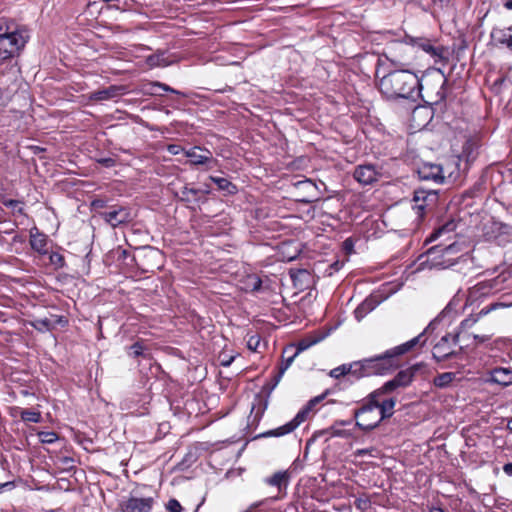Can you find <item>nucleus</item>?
<instances>
[{"label": "nucleus", "instance_id": "aec40b11", "mask_svg": "<svg viewBox=\"0 0 512 512\" xmlns=\"http://www.w3.org/2000/svg\"><path fill=\"white\" fill-rule=\"evenodd\" d=\"M301 418L302 414H296L295 417L288 423L278 428L269 430L265 432L263 435L266 437H280L289 434L293 432L302 422H304Z\"/></svg>", "mask_w": 512, "mask_h": 512}, {"label": "nucleus", "instance_id": "58836bf2", "mask_svg": "<svg viewBox=\"0 0 512 512\" xmlns=\"http://www.w3.org/2000/svg\"><path fill=\"white\" fill-rule=\"evenodd\" d=\"M11 92L8 88H0V106L7 105L11 100Z\"/></svg>", "mask_w": 512, "mask_h": 512}, {"label": "nucleus", "instance_id": "dca6fc26", "mask_svg": "<svg viewBox=\"0 0 512 512\" xmlns=\"http://www.w3.org/2000/svg\"><path fill=\"white\" fill-rule=\"evenodd\" d=\"M418 174L423 180H433L438 183L444 180L443 168L438 164L425 163L419 168Z\"/></svg>", "mask_w": 512, "mask_h": 512}, {"label": "nucleus", "instance_id": "4be33fe9", "mask_svg": "<svg viewBox=\"0 0 512 512\" xmlns=\"http://www.w3.org/2000/svg\"><path fill=\"white\" fill-rule=\"evenodd\" d=\"M489 381L499 386H509L512 384V370L510 368H495L490 371Z\"/></svg>", "mask_w": 512, "mask_h": 512}, {"label": "nucleus", "instance_id": "2f4dec72", "mask_svg": "<svg viewBox=\"0 0 512 512\" xmlns=\"http://www.w3.org/2000/svg\"><path fill=\"white\" fill-rule=\"evenodd\" d=\"M349 364H343L341 366H338L330 371V376L333 378H340L345 375H349Z\"/></svg>", "mask_w": 512, "mask_h": 512}, {"label": "nucleus", "instance_id": "423d86ee", "mask_svg": "<svg viewBox=\"0 0 512 512\" xmlns=\"http://www.w3.org/2000/svg\"><path fill=\"white\" fill-rule=\"evenodd\" d=\"M29 38L25 29L15 27L9 34L0 38V62L14 56L21 50Z\"/></svg>", "mask_w": 512, "mask_h": 512}, {"label": "nucleus", "instance_id": "2eb2a0df", "mask_svg": "<svg viewBox=\"0 0 512 512\" xmlns=\"http://www.w3.org/2000/svg\"><path fill=\"white\" fill-rule=\"evenodd\" d=\"M290 482V473L288 471H277L273 475L266 477L264 483L275 487L279 495L286 494Z\"/></svg>", "mask_w": 512, "mask_h": 512}, {"label": "nucleus", "instance_id": "9b49d317", "mask_svg": "<svg viewBox=\"0 0 512 512\" xmlns=\"http://www.w3.org/2000/svg\"><path fill=\"white\" fill-rule=\"evenodd\" d=\"M354 179L362 185H370L377 181L379 171L372 164L358 165L353 173Z\"/></svg>", "mask_w": 512, "mask_h": 512}, {"label": "nucleus", "instance_id": "cd10ccee", "mask_svg": "<svg viewBox=\"0 0 512 512\" xmlns=\"http://www.w3.org/2000/svg\"><path fill=\"white\" fill-rule=\"evenodd\" d=\"M329 394V391L326 390L321 395H318L308 401V403L297 413L302 414V420L305 421L309 415V413L314 409V407L319 404L321 401H323L326 396Z\"/></svg>", "mask_w": 512, "mask_h": 512}, {"label": "nucleus", "instance_id": "3c124183", "mask_svg": "<svg viewBox=\"0 0 512 512\" xmlns=\"http://www.w3.org/2000/svg\"><path fill=\"white\" fill-rule=\"evenodd\" d=\"M375 451L374 448H367V449H358L356 452H355V455L356 456H365V455H370V456H374L373 455V452Z\"/></svg>", "mask_w": 512, "mask_h": 512}, {"label": "nucleus", "instance_id": "9d476101", "mask_svg": "<svg viewBox=\"0 0 512 512\" xmlns=\"http://www.w3.org/2000/svg\"><path fill=\"white\" fill-rule=\"evenodd\" d=\"M185 156L189 158V162L192 165H207L208 168H212L217 160L213 158L212 153L207 149L195 146L185 151Z\"/></svg>", "mask_w": 512, "mask_h": 512}, {"label": "nucleus", "instance_id": "f3484780", "mask_svg": "<svg viewBox=\"0 0 512 512\" xmlns=\"http://www.w3.org/2000/svg\"><path fill=\"white\" fill-rule=\"evenodd\" d=\"M436 195L434 192H429L423 189L415 190L413 196V209L416 211V214L419 218L423 216L424 210L428 205L429 201H434Z\"/></svg>", "mask_w": 512, "mask_h": 512}, {"label": "nucleus", "instance_id": "7ed1b4c3", "mask_svg": "<svg viewBox=\"0 0 512 512\" xmlns=\"http://www.w3.org/2000/svg\"><path fill=\"white\" fill-rule=\"evenodd\" d=\"M378 87L386 98L397 99L409 98L416 88L423 89L424 84L411 70L397 69L384 75Z\"/></svg>", "mask_w": 512, "mask_h": 512}, {"label": "nucleus", "instance_id": "412c9836", "mask_svg": "<svg viewBox=\"0 0 512 512\" xmlns=\"http://www.w3.org/2000/svg\"><path fill=\"white\" fill-rule=\"evenodd\" d=\"M30 245L33 250L38 252L41 255H45L48 253L47 249V237L45 234L40 233L39 230L34 227L30 230Z\"/></svg>", "mask_w": 512, "mask_h": 512}, {"label": "nucleus", "instance_id": "09e8293b", "mask_svg": "<svg viewBox=\"0 0 512 512\" xmlns=\"http://www.w3.org/2000/svg\"><path fill=\"white\" fill-rule=\"evenodd\" d=\"M196 194H197V191L195 189L185 187L182 190V199L186 200V201H189L190 200V195L195 196Z\"/></svg>", "mask_w": 512, "mask_h": 512}, {"label": "nucleus", "instance_id": "69168bd1", "mask_svg": "<svg viewBox=\"0 0 512 512\" xmlns=\"http://www.w3.org/2000/svg\"><path fill=\"white\" fill-rule=\"evenodd\" d=\"M289 351V348H286L284 351H283V354L285 355L286 353H288Z\"/></svg>", "mask_w": 512, "mask_h": 512}, {"label": "nucleus", "instance_id": "de8ad7c7", "mask_svg": "<svg viewBox=\"0 0 512 512\" xmlns=\"http://www.w3.org/2000/svg\"><path fill=\"white\" fill-rule=\"evenodd\" d=\"M167 151L171 154V155H178L180 154L181 152H184L186 150H184V148H182L180 145H176V144H170L167 146Z\"/></svg>", "mask_w": 512, "mask_h": 512}, {"label": "nucleus", "instance_id": "7c9ffc66", "mask_svg": "<svg viewBox=\"0 0 512 512\" xmlns=\"http://www.w3.org/2000/svg\"><path fill=\"white\" fill-rule=\"evenodd\" d=\"M32 326L40 332L49 331L52 328L51 322L48 318L35 319L32 322Z\"/></svg>", "mask_w": 512, "mask_h": 512}, {"label": "nucleus", "instance_id": "c756f323", "mask_svg": "<svg viewBox=\"0 0 512 512\" xmlns=\"http://www.w3.org/2000/svg\"><path fill=\"white\" fill-rule=\"evenodd\" d=\"M455 379V374L452 372H445L434 378V385L439 388H445Z\"/></svg>", "mask_w": 512, "mask_h": 512}, {"label": "nucleus", "instance_id": "f704fd0d", "mask_svg": "<svg viewBox=\"0 0 512 512\" xmlns=\"http://www.w3.org/2000/svg\"><path fill=\"white\" fill-rule=\"evenodd\" d=\"M261 345V338L258 335H252L249 337L247 341V347L249 350L253 352L259 351Z\"/></svg>", "mask_w": 512, "mask_h": 512}, {"label": "nucleus", "instance_id": "5701e85b", "mask_svg": "<svg viewBox=\"0 0 512 512\" xmlns=\"http://www.w3.org/2000/svg\"><path fill=\"white\" fill-rule=\"evenodd\" d=\"M382 397L383 396H376L375 402L383 421L384 419L390 418L393 415L396 400L394 397H389L387 399H382Z\"/></svg>", "mask_w": 512, "mask_h": 512}, {"label": "nucleus", "instance_id": "c03bdc74", "mask_svg": "<svg viewBox=\"0 0 512 512\" xmlns=\"http://www.w3.org/2000/svg\"><path fill=\"white\" fill-rule=\"evenodd\" d=\"M129 349V354L134 357H138L143 354V346L139 342H136L133 345H131Z\"/></svg>", "mask_w": 512, "mask_h": 512}, {"label": "nucleus", "instance_id": "473e14b6", "mask_svg": "<svg viewBox=\"0 0 512 512\" xmlns=\"http://www.w3.org/2000/svg\"><path fill=\"white\" fill-rule=\"evenodd\" d=\"M17 27V25L14 22H9L5 19H0V38L5 36L6 34H9L12 29Z\"/></svg>", "mask_w": 512, "mask_h": 512}, {"label": "nucleus", "instance_id": "f8f14e48", "mask_svg": "<svg viewBox=\"0 0 512 512\" xmlns=\"http://www.w3.org/2000/svg\"><path fill=\"white\" fill-rule=\"evenodd\" d=\"M176 62L173 55L169 54L165 50H157L155 53L145 58V66L148 69H154L158 67H167Z\"/></svg>", "mask_w": 512, "mask_h": 512}, {"label": "nucleus", "instance_id": "4468645a", "mask_svg": "<svg viewBox=\"0 0 512 512\" xmlns=\"http://www.w3.org/2000/svg\"><path fill=\"white\" fill-rule=\"evenodd\" d=\"M454 250V245H448L441 250H439L437 247L430 248L427 252V256L431 261V266L437 268H447L454 265V260L452 259L437 260L438 253L441 252L442 256H447L450 255Z\"/></svg>", "mask_w": 512, "mask_h": 512}, {"label": "nucleus", "instance_id": "0e129e2a", "mask_svg": "<svg viewBox=\"0 0 512 512\" xmlns=\"http://www.w3.org/2000/svg\"><path fill=\"white\" fill-rule=\"evenodd\" d=\"M332 268H334L335 270H338L340 268V265L338 262H335L333 265H332Z\"/></svg>", "mask_w": 512, "mask_h": 512}, {"label": "nucleus", "instance_id": "680f3d73", "mask_svg": "<svg viewBox=\"0 0 512 512\" xmlns=\"http://www.w3.org/2000/svg\"><path fill=\"white\" fill-rule=\"evenodd\" d=\"M504 6L507 9L512 10V0H506L505 3H504Z\"/></svg>", "mask_w": 512, "mask_h": 512}, {"label": "nucleus", "instance_id": "39448f33", "mask_svg": "<svg viewBox=\"0 0 512 512\" xmlns=\"http://www.w3.org/2000/svg\"><path fill=\"white\" fill-rule=\"evenodd\" d=\"M424 368L425 365L423 363H417L407 369L399 371L393 379L387 381L382 387L373 391V397L384 396L398 388H405L409 386L414 380L416 373Z\"/></svg>", "mask_w": 512, "mask_h": 512}, {"label": "nucleus", "instance_id": "864d4df0", "mask_svg": "<svg viewBox=\"0 0 512 512\" xmlns=\"http://www.w3.org/2000/svg\"><path fill=\"white\" fill-rule=\"evenodd\" d=\"M3 204L7 208H15V207H17L20 204V202L18 200L9 199V200L3 201Z\"/></svg>", "mask_w": 512, "mask_h": 512}, {"label": "nucleus", "instance_id": "ddd939ff", "mask_svg": "<svg viewBox=\"0 0 512 512\" xmlns=\"http://www.w3.org/2000/svg\"><path fill=\"white\" fill-rule=\"evenodd\" d=\"M411 42L414 46L422 49L424 52L431 55L435 60L446 61L445 49L442 46L435 47L429 39L426 38H412Z\"/></svg>", "mask_w": 512, "mask_h": 512}, {"label": "nucleus", "instance_id": "ea45409f", "mask_svg": "<svg viewBox=\"0 0 512 512\" xmlns=\"http://www.w3.org/2000/svg\"><path fill=\"white\" fill-rule=\"evenodd\" d=\"M166 509L169 511V512H181L182 511V506L181 504L179 503L178 500L172 498L170 499L167 504H166Z\"/></svg>", "mask_w": 512, "mask_h": 512}, {"label": "nucleus", "instance_id": "f03ea898", "mask_svg": "<svg viewBox=\"0 0 512 512\" xmlns=\"http://www.w3.org/2000/svg\"><path fill=\"white\" fill-rule=\"evenodd\" d=\"M510 274V272L501 273L493 280L480 282L468 290L464 308H471V312L469 316L460 323L459 328L461 330L472 328L480 320V318L486 316L494 310L511 306V303L509 302H494L483 307L477 313H475V307H478V302H480L482 298L489 295L493 289H504V287L501 285L509 279ZM509 286L510 284L508 283L505 288H508Z\"/></svg>", "mask_w": 512, "mask_h": 512}, {"label": "nucleus", "instance_id": "e433bc0d", "mask_svg": "<svg viewBox=\"0 0 512 512\" xmlns=\"http://www.w3.org/2000/svg\"><path fill=\"white\" fill-rule=\"evenodd\" d=\"M317 342H318L317 339H315V340L303 339L298 342L295 353L299 355L301 352L307 350L308 348H310L312 345L316 344Z\"/></svg>", "mask_w": 512, "mask_h": 512}, {"label": "nucleus", "instance_id": "a878e982", "mask_svg": "<svg viewBox=\"0 0 512 512\" xmlns=\"http://www.w3.org/2000/svg\"><path fill=\"white\" fill-rule=\"evenodd\" d=\"M349 368V375H352L356 379L370 376V372H368V369L366 368V363L364 359L349 364Z\"/></svg>", "mask_w": 512, "mask_h": 512}, {"label": "nucleus", "instance_id": "49530a36", "mask_svg": "<svg viewBox=\"0 0 512 512\" xmlns=\"http://www.w3.org/2000/svg\"><path fill=\"white\" fill-rule=\"evenodd\" d=\"M153 87H157V88H160L162 89L163 91L165 92H171V93H176V94H182L180 91H177L173 88H171L170 86L164 84V83H161V82H155L153 83Z\"/></svg>", "mask_w": 512, "mask_h": 512}, {"label": "nucleus", "instance_id": "e2e57ef3", "mask_svg": "<svg viewBox=\"0 0 512 512\" xmlns=\"http://www.w3.org/2000/svg\"><path fill=\"white\" fill-rule=\"evenodd\" d=\"M430 512H445V511L440 507H433V508H431Z\"/></svg>", "mask_w": 512, "mask_h": 512}, {"label": "nucleus", "instance_id": "c9c22d12", "mask_svg": "<svg viewBox=\"0 0 512 512\" xmlns=\"http://www.w3.org/2000/svg\"><path fill=\"white\" fill-rule=\"evenodd\" d=\"M39 439L42 443L52 444L57 441L58 436L55 432H40Z\"/></svg>", "mask_w": 512, "mask_h": 512}, {"label": "nucleus", "instance_id": "052dcab7", "mask_svg": "<svg viewBox=\"0 0 512 512\" xmlns=\"http://www.w3.org/2000/svg\"><path fill=\"white\" fill-rule=\"evenodd\" d=\"M345 248L350 250L352 248V242L350 239L345 240L344 242Z\"/></svg>", "mask_w": 512, "mask_h": 512}, {"label": "nucleus", "instance_id": "79ce46f5", "mask_svg": "<svg viewBox=\"0 0 512 512\" xmlns=\"http://www.w3.org/2000/svg\"><path fill=\"white\" fill-rule=\"evenodd\" d=\"M249 286L251 287L252 291H258L261 288L262 280L257 276H250L248 278Z\"/></svg>", "mask_w": 512, "mask_h": 512}, {"label": "nucleus", "instance_id": "20e7f679", "mask_svg": "<svg viewBox=\"0 0 512 512\" xmlns=\"http://www.w3.org/2000/svg\"><path fill=\"white\" fill-rule=\"evenodd\" d=\"M375 401L376 397H373V392H371L361 407L354 411L356 425L362 430H373L382 422V417Z\"/></svg>", "mask_w": 512, "mask_h": 512}, {"label": "nucleus", "instance_id": "6e6552de", "mask_svg": "<svg viewBox=\"0 0 512 512\" xmlns=\"http://www.w3.org/2000/svg\"><path fill=\"white\" fill-rule=\"evenodd\" d=\"M101 218L113 228L127 224L133 220L129 207L114 205L100 213Z\"/></svg>", "mask_w": 512, "mask_h": 512}, {"label": "nucleus", "instance_id": "a19ab883", "mask_svg": "<svg viewBox=\"0 0 512 512\" xmlns=\"http://www.w3.org/2000/svg\"><path fill=\"white\" fill-rule=\"evenodd\" d=\"M297 356L298 354L294 352L291 356H288L287 358L283 359L279 368L281 370V373H285V371L291 366V364L293 363L294 359Z\"/></svg>", "mask_w": 512, "mask_h": 512}, {"label": "nucleus", "instance_id": "72a5a7b5", "mask_svg": "<svg viewBox=\"0 0 512 512\" xmlns=\"http://www.w3.org/2000/svg\"><path fill=\"white\" fill-rule=\"evenodd\" d=\"M49 260L56 268H62L65 265L64 256L57 252H52L49 255Z\"/></svg>", "mask_w": 512, "mask_h": 512}, {"label": "nucleus", "instance_id": "a18cd8bd", "mask_svg": "<svg viewBox=\"0 0 512 512\" xmlns=\"http://www.w3.org/2000/svg\"><path fill=\"white\" fill-rule=\"evenodd\" d=\"M147 50H151V48L142 44L134 45L131 49V55L137 58L140 57V52Z\"/></svg>", "mask_w": 512, "mask_h": 512}, {"label": "nucleus", "instance_id": "603ef678", "mask_svg": "<svg viewBox=\"0 0 512 512\" xmlns=\"http://www.w3.org/2000/svg\"><path fill=\"white\" fill-rule=\"evenodd\" d=\"M355 505L357 508L366 509L369 505V501L368 499L359 498L355 501Z\"/></svg>", "mask_w": 512, "mask_h": 512}, {"label": "nucleus", "instance_id": "4c0bfd02", "mask_svg": "<svg viewBox=\"0 0 512 512\" xmlns=\"http://www.w3.org/2000/svg\"><path fill=\"white\" fill-rule=\"evenodd\" d=\"M510 345H511L510 339H508V338H499V339L494 341L492 349L506 350V349H509Z\"/></svg>", "mask_w": 512, "mask_h": 512}, {"label": "nucleus", "instance_id": "8fccbe9b", "mask_svg": "<svg viewBox=\"0 0 512 512\" xmlns=\"http://www.w3.org/2000/svg\"><path fill=\"white\" fill-rule=\"evenodd\" d=\"M473 338L477 344L485 343L491 339V335H478L473 334Z\"/></svg>", "mask_w": 512, "mask_h": 512}, {"label": "nucleus", "instance_id": "13d9d810", "mask_svg": "<svg viewBox=\"0 0 512 512\" xmlns=\"http://www.w3.org/2000/svg\"><path fill=\"white\" fill-rule=\"evenodd\" d=\"M298 185L299 186H305V187H315L314 183L311 181V180H304V181H299L298 182Z\"/></svg>", "mask_w": 512, "mask_h": 512}, {"label": "nucleus", "instance_id": "bb28decb", "mask_svg": "<svg viewBox=\"0 0 512 512\" xmlns=\"http://www.w3.org/2000/svg\"><path fill=\"white\" fill-rule=\"evenodd\" d=\"M209 178L212 182H214L217 185L219 190L224 191L230 195L235 194L237 192L236 185L230 182L228 179L215 176H210Z\"/></svg>", "mask_w": 512, "mask_h": 512}, {"label": "nucleus", "instance_id": "37998d69", "mask_svg": "<svg viewBox=\"0 0 512 512\" xmlns=\"http://www.w3.org/2000/svg\"><path fill=\"white\" fill-rule=\"evenodd\" d=\"M219 358H220V364L224 367H228L231 365V363L235 359V356L228 355L227 353L223 352L220 354Z\"/></svg>", "mask_w": 512, "mask_h": 512}, {"label": "nucleus", "instance_id": "c85d7f7f", "mask_svg": "<svg viewBox=\"0 0 512 512\" xmlns=\"http://www.w3.org/2000/svg\"><path fill=\"white\" fill-rule=\"evenodd\" d=\"M19 415H20V418L24 422H31V423H39L42 418L41 413L39 411L29 410V409H20Z\"/></svg>", "mask_w": 512, "mask_h": 512}, {"label": "nucleus", "instance_id": "f257e3e1", "mask_svg": "<svg viewBox=\"0 0 512 512\" xmlns=\"http://www.w3.org/2000/svg\"><path fill=\"white\" fill-rule=\"evenodd\" d=\"M452 311V303H449L446 308L441 312V314L434 319L430 324L426 327V329L420 333L418 336L412 338L411 340L396 346L392 349L387 350L385 353L381 355H377L375 357L365 358L366 368L370 375H382L386 374L395 368L398 367L397 357L403 355L409 351H411L416 346L424 345L427 338L425 334L429 330H434L437 323L445 320L449 316Z\"/></svg>", "mask_w": 512, "mask_h": 512}, {"label": "nucleus", "instance_id": "1a4fd4ad", "mask_svg": "<svg viewBox=\"0 0 512 512\" xmlns=\"http://www.w3.org/2000/svg\"><path fill=\"white\" fill-rule=\"evenodd\" d=\"M459 341V332L446 334L433 348V357L438 361L445 360L454 354L451 344L456 345Z\"/></svg>", "mask_w": 512, "mask_h": 512}, {"label": "nucleus", "instance_id": "338daca9", "mask_svg": "<svg viewBox=\"0 0 512 512\" xmlns=\"http://www.w3.org/2000/svg\"><path fill=\"white\" fill-rule=\"evenodd\" d=\"M512 422V420H508L507 422V427L509 428L510 427V423Z\"/></svg>", "mask_w": 512, "mask_h": 512}, {"label": "nucleus", "instance_id": "b1692460", "mask_svg": "<svg viewBox=\"0 0 512 512\" xmlns=\"http://www.w3.org/2000/svg\"><path fill=\"white\" fill-rule=\"evenodd\" d=\"M492 41L497 46H503L510 48L512 47V30L511 28H508L507 30L504 29H493L491 33Z\"/></svg>", "mask_w": 512, "mask_h": 512}, {"label": "nucleus", "instance_id": "6ab92c4d", "mask_svg": "<svg viewBox=\"0 0 512 512\" xmlns=\"http://www.w3.org/2000/svg\"><path fill=\"white\" fill-rule=\"evenodd\" d=\"M124 94V87L112 85L88 95L90 101H106Z\"/></svg>", "mask_w": 512, "mask_h": 512}, {"label": "nucleus", "instance_id": "4d7b16f0", "mask_svg": "<svg viewBox=\"0 0 512 512\" xmlns=\"http://www.w3.org/2000/svg\"><path fill=\"white\" fill-rule=\"evenodd\" d=\"M147 256L151 259H156L159 258L161 255L158 250L151 249Z\"/></svg>", "mask_w": 512, "mask_h": 512}, {"label": "nucleus", "instance_id": "6e6d98bb", "mask_svg": "<svg viewBox=\"0 0 512 512\" xmlns=\"http://www.w3.org/2000/svg\"><path fill=\"white\" fill-rule=\"evenodd\" d=\"M283 375H284V373H281V370L279 369V372L273 379L272 389H274L278 385V383L280 382Z\"/></svg>", "mask_w": 512, "mask_h": 512}, {"label": "nucleus", "instance_id": "0eeeda50", "mask_svg": "<svg viewBox=\"0 0 512 512\" xmlns=\"http://www.w3.org/2000/svg\"><path fill=\"white\" fill-rule=\"evenodd\" d=\"M425 87L429 92H435V102L443 101L446 98L447 78L441 68H431L427 71L424 79Z\"/></svg>", "mask_w": 512, "mask_h": 512}, {"label": "nucleus", "instance_id": "bf43d9fd", "mask_svg": "<svg viewBox=\"0 0 512 512\" xmlns=\"http://www.w3.org/2000/svg\"><path fill=\"white\" fill-rule=\"evenodd\" d=\"M503 470L505 471L506 474L512 475V462L506 463L503 467Z\"/></svg>", "mask_w": 512, "mask_h": 512}, {"label": "nucleus", "instance_id": "393cba45", "mask_svg": "<svg viewBox=\"0 0 512 512\" xmlns=\"http://www.w3.org/2000/svg\"><path fill=\"white\" fill-rule=\"evenodd\" d=\"M377 305V301L373 298L365 299L354 311L355 318L361 321L368 313L373 311Z\"/></svg>", "mask_w": 512, "mask_h": 512}, {"label": "nucleus", "instance_id": "a211bd4d", "mask_svg": "<svg viewBox=\"0 0 512 512\" xmlns=\"http://www.w3.org/2000/svg\"><path fill=\"white\" fill-rule=\"evenodd\" d=\"M152 498H130L121 508V512H149L152 508Z\"/></svg>", "mask_w": 512, "mask_h": 512}, {"label": "nucleus", "instance_id": "5fc2aeb1", "mask_svg": "<svg viewBox=\"0 0 512 512\" xmlns=\"http://www.w3.org/2000/svg\"><path fill=\"white\" fill-rule=\"evenodd\" d=\"M98 162L106 167H112L115 163V161L112 158H102L99 159Z\"/></svg>", "mask_w": 512, "mask_h": 512}, {"label": "nucleus", "instance_id": "774afa93", "mask_svg": "<svg viewBox=\"0 0 512 512\" xmlns=\"http://www.w3.org/2000/svg\"><path fill=\"white\" fill-rule=\"evenodd\" d=\"M18 212H19V213H23V209L20 207V208L18 209Z\"/></svg>", "mask_w": 512, "mask_h": 512}]
</instances>
